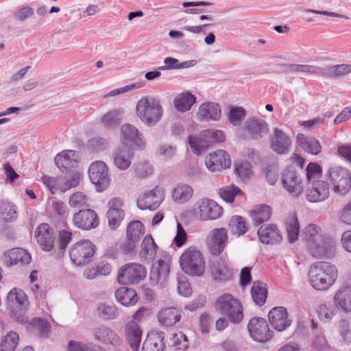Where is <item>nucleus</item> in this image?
Masks as SVG:
<instances>
[{
    "label": "nucleus",
    "mask_w": 351,
    "mask_h": 351,
    "mask_svg": "<svg viewBox=\"0 0 351 351\" xmlns=\"http://www.w3.org/2000/svg\"><path fill=\"white\" fill-rule=\"evenodd\" d=\"M43 183L47 187L51 194L61 191L62 179H58L48 176H43L41 178Z\"/></svg>",
    "instance_id": "680f3d73"
},
{
    "label": "nucleus",
    "mask_w": 351,
    "mask_h": 351,
    "mask_svg": "<svg viewBox=\"0 0 351 351\" xmlns=\"http://www.w3.org/2000/svg\"><path fill=\"white\" fill-rule=\"evenodd\" d=\"M182 271L191 276H202L205 272V261L202 253L195 247L186 249L180 257Z\"/></svg>",
    "instance_id": "7ed1b4c3"
},
{
    "label": "nucleus",
    "mask_w": 351,
    "mask_h": 351,
    "mask_svg": "<svg viewBox=\"0 0 351 351\" xmlns=\"http://www.w3.org/2000/svg\"><path fill=\"white\" fill-rule=\"evenodd\" d=\"M258 235L260 241L265 244L278 243L282 239L279 230L274 224L261 226L258 230Z\"/></svg>",
    "instance_id": "c85d7f7f"
},
{
    "label": "nucleus",
    "mask_w": 351,
    "mask_h": 351,
    "mask_svg": "<svg viewBox=\"0 0 351 351\" xmlns=\"http://www.w3.org/2000/svg\"><path fill=\"white\" fill-rule=\"evenodd\" d=\"M196 101V97L190 92L180 93L173 99L175 108L181 112L189 110Z\"/></svg>",
    "instance_id": "4c0bfd02"
},
{
    "label": "nucleus",
    "mask_w": 351,
    "mask_h": 351,
    "mask_svg": "<svg viewBox=\"0 0 351 351\" xmlns=\"http://www.w3.org/2000/svg\"><path fill=\"white\" fill-rule=\"evenodd\" d=\"M0 217L7 221H12L17 218L16 207L9 202L0 203Z\"/></svg>",
    "instance_id": "3c124183"
},
{
    "label": "nucleus",
    "mask_w": 351,
    "mask_h": 351,
    "mask_svg": "<svg viewBox=\"0 0 351 351\" xmlns=\"http://www.w3.org/2000/svg\"><path fill=\"white\" fill-rule=\"evenodd\" d=\"M252 297L254 302L259 306L263 305L267 299V289L263 284L254 282L251 289Z\"/></svg>",
    "instance_id": "de8ad7c7"
},
{
    "label": "nucleus",
    "mask_w": 351,
    "mask_h": 351,
    "mask_svg": "<svg viewBox=\"0 0 351 351\" xmlns=\"http://www.w3.org/2000/svg\"><path fill=\"white\" fill-rule=\"evenodd\" d=\"M302 237L306 241L307 247L311 245V243H315L324 238L320 234V228L313 224H310L304 228Z\"/></svg>",
    "instance_id": "49530a36"
},
{
    "label": "nucleus",
    "mask_w": 351,
    "mask_h": 351,
    "mask_svg": "<svg viewBox=\"0 0 351 351\" xmlns=\"http://www.w3.org/2000/svg\"><path fill=\"white\" fill-rule=\"evenodd\" d=\"M163 191L156 186L153 189L145 193L137 200V206L141 210H156L163 201Z\"/></svg>",
    "instance_id": "6ab92c4d"
},
{
    "label": "nucleus",
    "mask_w": 351,
    "mask_h": 351,
    "mask_svg": "<svg viewBox=\"0 0 351 351\" xmlns=\"http://www.w3.org/2000/svg\"><path fill=\"white\" fill-rule=\"evenodd\" d=\"M231 159L228 154L221 149H218L206 157L205 164L208 169L212 172L230 168Z\"/></svg>",
    "instance_id": "a211bd4d"
},
{
    "label": "nucleus",
    "mask_w": 351,
    "mask_h": 351,
    "mask_svg": "<svg viewBox=\"0 0 351 351\" xmlns=\"http://www.w3.org/2000/svg\"><path fill=\"white\" fill-rule=\"evenodd\" d=\"M182 317V311L175 307H166L161 309L157 315L159 323L169 327L179 322Z\"/></svg>",
    "instance_id": "c756f323"
},
{
    "label": "nucleus",
    "mask_w": 351,
    "mask_h": 351,
    "mask_svg": "<svg viewBox=\"0 0 351 351\" xmlns=\"http://www.w3.org/2000/svg\"><path fill=\"white\" fill-rule=\"evenodd\" d=\"M170 272V260L168 258L158 260L154 264L150 272L152 285H162L168 278Z\"/></svg>",
    "instance_id": "a878e982"
},
{
    "label": "nucleus",
    "mask_w": 351,
    "mask_h": 351,
    "mask_svg": "<svg viewBox=\"0 0 351 351\" xmlns=\"http://www.w3.org/2000/svg\"><path fill=\"white\" fill-rule=\"evenodd\" d=\"M218 194L223 201L232 203L236 197L243 195V192L238 186L230 184L219 189Z\"/></svg>",
    "instance_id": "09e8293b"
},
{
    "label": "nucleus",
    "mask_w": 351,
    "mask_h": 351,
    "mask_svg": "<svg viewBox=\"0 0 351 351\" xmlns=\"http://www.w3.org/2000/svg\"><path fill=\"white\" fill-rule=\"evenodd\" d=\"M324 75H327L332 77H340L351 73V64H341L330 66L326 71L324 69Z\"/></svg>",
    "instance_id": "5fc2aeb1"
},
{
    "label": "nucleus",
    "mask_w": 351,
    "mask_h": 351,
    "mask_svg": "<svg viewBox=\"0 0 351 351\" xmlns=\"http://www.w3.org/2000/svg\"><path fill=\"white\" fill-rule=\"evenodd\" d=\"M124 212H118L117 211H108L107 212V217L108 220V224L110 228L112 230L117 229L121 222L122 221L124 217Z\"/></svg>",
    "instance_id": "69168bd1"
},
{
    "label": "nucleus",
    "mask_w": 351,
    "mask_h": 351,
    "mask_svg": "<svg viewBox=\"0 0 351 351\" xmlns=\"http://www.w3.org/2000/svg\"><path fill=\"white\" fill-rule=\"evenodd\" d=\"M99 316L104 319H111L117 316V310L114 306L101 304L98 307Z\"/></svg>",
    "instance_id": "0e129e2a"
},
{
    "label": "nucleus",
    "mask_w": 351,
    "mask_h": 351,
    "mask_svg": "<svg viewBox=\"0 0 351 351\" xmlns=\"http://www.w3.org/2000/svg\"><path fill=\"white\" fill-rule=\"evenodd\" d=\"M19 336L14 331L3 336L0 341V351H14L19 344Z\"/></svg>",
    "instance_id": "c03bdc74"
},
{
    "label": "nucleus",
    "mask_w": 351,
    "mask_h": 351,
    "mask_svg": "<svg viewBox=\"0 0 351 351\" xmlns=\"http://www.w3.org/2000/svg\"><path fill=\"white\" fill-rule=\"evenodd\" d=\"M158 246L150 234L145 237L141 244L140 256L141 258L152 260L155 258Z\"/></svg>",
    "instance_id": "ea45409f"
},
{
    "label": "nucleus",
    "mask_w": 351,
    "mask_h": 351,
    "mask_svg": "<svg viewBox=\"0 0 351 351\" xmlns=\"http://www.w3.org/2000/svg\"><path fill=\"white\" fill-rule=\"evenodd\" d=\"M136 112L143 123L153 126L162 118L163 109L158 100L143 97L136 104Z\"/></svg>",
    "instance_id": "f03ea898"
},
{
    "label": "nucleus",
    "mask_w": 351,
    "mask_h": 351,
    "mask_svg": "<svg viewBox=\"0 0 351 351\" xmlns=\"http://www.w3.org/2000/svg\"><path fill=\"white\" fill-rule=\"evenodd\" d=\"M3 259L7 265L11 266L19 263L28 264L31 261V256L25 250L16 247L5 252L3 255Z\"/></svg>",
    "instance_id": "7c9ffc66"
},
{
    "label": "nucleus",
    "mask_w": 351,
    "mask_h": 351,
    "mask_svg": "<svg viewBox=\"0 0 351 351\" xmlns=\"http://www.w3.org/2000/svg\"><path fill=\"white\" fill-rule=\"evenodd\" d=\"M245 115V111L243 108L236 107L230 110L229 114V121L232 124L234 125H239Z\"/></svg>",
    "instance_id": "774afa93"
},
{
    "label": "nucleus",
    "mask_w": 351,
    "mask_h": 351,
    "mask_svg": "<svg viewBox=\"0 0 351 351\" xmlns=\"http://www.w3.org/2000/svg\"><path fill=\"white\" fill-rule=\"evenodd\" d=\"M193 193V189L190 186L178 185L172 192V198L178 203H184L191 198Z\"/></svg>",
    "instance_id": "a18cd8bd"
},
{
    "label": "nucleus",
    "mask_w": 351,
    "mask_h": 351,
    "mask_svg": "<svg viewBox=\"0 0 351 351\" xmlns=\"http://www.w3.org/2000/svg\"><path fill=\"white\" fill-rule=\"evenodd\" d=\"M285 226L287 237L290 243H294L299 236V223L295 214H291L285 219Z\"/></svg>",
    "instance_id": "79ce46f5"
},
{
    "label": "nucleus",
    "mask_w": 351,
    "mask_h": 351,
    "mask_svg": "<svg viewBox=\"0 0 351 351\" xmlns=\"http://www.w3.org/2000/svg\"><path fill=\"white\" fill-rule=\"evenodd\" d=\"M51 207L52 212L58 217H64L69 214V209L65 203L55 198L51 199Z\"/></svg>",
    "instance_id": "338daca9"
},
{
    "label": "nucleus",
    "mask_w": 351,
    "mask_h": 351,
    "mask_svg": "<svg viewBox=\"0 0 351 351\" xmlns=\"http://www.w3.org/2000/svg\"><path fill=\"white\" fill-rule=\"evenodd\" d=\"M55 162L59 169H69L77 162L76 152L73 150H64L55 157Z\"/></svg>",
    "instance_id": "58836bf2"
},
{
    "label": "nucleus",
    "mask_w": 351,
    "mask_h": 351,
    "mask_svg": "<svg viewBox=\"0 0 351 351\" xmlns=\"http://www.w3.org/2000/svg\"><path fill=\"white\" fill-rule=\"evenodd\" d=\"M92 335L95 341L105 345L119 347L123 343V339L115 331L104 326L94 328Z\"/></svg>",
    "instance_id": "f3484780"
},
{
    "label": "nucleus",
    "mask_w": 351,
    "mask_h": 351,
    "mask_svg": "<svg viewBox=\"0 0 351 351\" xmlns=\"http://www.w3.org/2000/svg\"><path fill=\"white\" fill-rule=\"evenodd\" d=\"M221 115L219 106L213 102H206L200 105L197 117L204 121L214 120L220 119Z\"/></svg>",
    "instance_id": "473e14b6"
},
{
    "label": "nucleus",
    "mask_w": 351,
    "mask_h": 351,
    "mask_svg": "<svg viewBox=\"0 0 351 351\" xmlns=\"http://www.w3.org/2000/svg\"><path fill=\"white\" fill-rule=\"evenodd\" d=\"M248 215L255 226H258L269 220L271 216V208L267 204L254 206L248 212Z\"/></svg>",
    "instance_id": "f704fd0d"
},
{
    "label": "nucleus",
    "mask_w": 351,
    "mask_h": 351,
    "mask_svg": "<svg viewBox=\"0 0 351 351\" xmlns=\"http://www.w3.org/2000/svg\"><path fill=\"white\" fill-rule=\"evenodd\" d=\"M306 176L308 183L314 180H318L317 178L322 173V167L316 162H309L306 168Z\"/></svg>",
    "instance_id": "052dcab7"
},
{
    "label": "nucleus",
    "mask_w": 351,
    "mask_h": 351,
    "mask_svg": "<svg viewBox=\"0 0 351 351\" xmlns=\"http://www.w3.org/2000/svg\"><path fill=\"white\" fill-rule=\"evenodd\" d=\"M88 197L83 192L78 191L73 193L69 199V204L74 208H80L88 206Z\"/></svg>",
    "instance_id": "13d9d810"
},
{
    "label": "nucleus",
    "mask_w": 351,
    "mask_h": 351,
    "mask_svg": "<svg viewBox=\"0 0 351 351\" xmlns=\"http://www.w3.org/2000/svg\"><path fill=\"white\" fill-rule=\"evenodd\" d=\"M27 300L25 293L16 288L12 289L8 294L7 301L9 305L12 306L23 304Z\"/></svg>",
    "instance_id": "bf43d9fd"
},
{
    "label": "nucleus",
    "mask_w": 351,
    "mask_h": 351,
    "mask_svg": "<svg viewBox=\"0 0 351 351\" xmlns=\"http://www.w3.org/2000/svg\"><path fill=\"white\" fill-rule=\"evenodd\" d=\"M73 233L68 229L60 230L58 233V243L61 250L64 251L72 239Z\"/></svg>",
    "instance_id": "e2e57ef3"
},
{
    "label": "nucleus",
    "mask_w": 351,
    "mask_h": 351,
    "mask_svg": "<svg viewBox=\"0 0 351 351\" xmlns=\"http://www.w3.org/2000/svg\"><path fill=\"white\" fill-rule=\"evenodd\" d=\"M328 178L335 193L344 195L351 189V172L346 168L335 167L328 171Z\"/></svg>",
    "instance_id": "423d86ee"
},
{
    "label": "nucleus",
    "mask_w": 351,
    "mask_h": 351,
    "mask_svg": "<svg viewBox=\"0 0 351 351\" xmlns=\"http://www.w3.org/2000/svg\"><path fill=\"white\" fill-rule=\"evenodd\" d=\"M268 319L271 326L278 331H283L289 327L292 323L289 318L287 308L283 306H276L271 309Z\"/></svg>",
    "instance_id": "4be33fe9"
},
{
    "label": "nucleus",
    "mask_w": 351,
    "mask_h": 351,
    "mask_svg": "<svg viewBox=\"0 0 351 351\" xmlns=\"http://www.w3.org/2000/svg\"><path fill=\"white\" fill-rule=\"evenodd\" d=\"M95 250V245L90 241H80L70 247L69 257L73 263L83 265L90 261Z\"/></svg>",
    "instance_id": "1a4fd4ad"
},
{
    "label": "nucleus",
    "mask_w": 351,
    "mask_h": 351,
    "mask_svg": "<svg viewBox=\"0 0 351 351\" xmlns=\"http://www.w3.org/2000/svg\"><path fill=\"white\" fill-rule=\"evenodd\" d=\"M223 209L217 202L209 198L197 201L193 209V215L199 221H206L220 218Z\"/></svg>",
    "instance_id": "39448f33"
},
{
    "label": "nucleus",
    "mask_w": 351,
    "mask_h": 351,
    "mask_svg": "<svg viewBox=\"0 0 351 351\" xmlns=\"http://www.w3.org/2000/svg\"><path fill=\"white\" fill-rule=\"evenodd\" d=\"M216 309L228 317L234 324L240 323L243 319V308L241 302L232 294L224 293L215 302Z\"/></svg>",
    "instance_id": "20e7f679"
},
{
    "label": "nucleus",
    "mask_w": 351,
    "mask_h": 351,
    "mask_svg": "<svg viewBox=\"0 0 351 351\" xmlns=\"http://www.w3.org/2000/svg\"><path fill=\"white\" fill-rule=\"evenodd\" d=\"M337 267L325 261L315 263L308 272L309 282L311 286L319 291H325L334 285L337 279Z\"/></svg>",
    "instance_id": "f257e3e1"
},
{
    "label": "nucleus",
    "mask_w": 351,
    "mask_h": 351,
    "mask_svg": "<svg viewBox=\"0 0 351 351\" xmlns=\"http://www.w3.org/2000/svg\"><path fill=\"white\" fill-rule=\"evenodd\" d=\"M296 141L300 147L308 154L317 155L322 151L320 143L314 137H308L300 133L296 136Z\"/></svg>",
    "instance_id": "e433bc0d"
},
{
    "label": "nucleus",
    "mask_w": 351,
    "mask_h": 351,
    "mask_svg": "<svg viewBox=\"0 0 351 351\" xmlns=\"http://www.w3.org/2000/svg\"><path fill=\"white\" fill-rule=\"evenodd\" d=\"M120 140L122 146L133 149L142 150L146 143L138 129L130 123H125L121 127Z\"/></svg>",
    "instance_id": "9b49d317"
},
{
    "label": "nucleus",
    "mask_w": 351,
    "mask_h": 351,
    "mask_svg": "<svg viewBox=\"0 0 351 351\" xmlns=\"http://www.w3.org/2000/svg\"><path fill=\"white\" fill-rule=\"evenodd\" d=\"M147 275L144 266L136 263L123 265L119 269L117 280L121 285H134L143 280Z\"/></svg>",
    "instance_id": "6e6552de"
},
{
    "label": "nucleus",
    "mask_w": 351,
    "mask_h": 351,
    "mask_svg": "<svg viewBox=\"0 0 351 351\" xmlns=\"http://www.w3.org/2000/svg\"><path fill=\"white\" fill-rule=\"evenodd\" d=\"M225 140L224 133L221 130H206L199 136H190L189 145L196 154H199L204 149Z\"/></svg>",
    "instance_id": "0eeeda50"
},
{
    "label": "nucleus",
    "mask_w": 351,
    "mask_h": 351,
    "mask_svg": "<svg viewBox=\"0 0 351 351\" xmlns=\"http://www.w3.org/2000/svg\"><path fill=\"white\" fill-rule=\"evenodd\" d=\"M307 248L313 257L321 258L330 256L333 253L335 243L332 239L325 237L315 243H311Z\"/></svg>",
    "instance_id": "bb28decb"
},
{
    "label": "nucleus",
    "mask_w": 351,
    "mask_h": 351,
    "mask_svg": "<svg viewBox=\"0 0 351 351\" xmlns=\"http://www.w3.org/2000/svg\"><path fill=\"white\" fill-rule=\"evenodd\" d=\"M228 228L232 234L240 237L247 230V226L245 219L238 215L231 217L228 223Z\"/></svg>",
    "instance_id": "37998d69"
},
{
    "label": "nucleus",
    "mask_w": 351,
    "mask_h": 351,
    "mask_svg": "<svg viewBox=\"0 0 351 351\" xmlns=\"http://www.w3.org/2000/svg\"><path fill=\"white\" fill-rule=\"evenodd\" d=\"M308 184L309 186L306 191V197L309 202H322L328 197L330 189L326 181L314 180Z\"/></svg>",
    "instance_id": "412c9836"
},
{
    "label": "nucleus",
    "mask_w": 351,
    "mask_h": 351,
    "mask_svg": "<svg viewBox=\"0 0 351 351\" xmlns=\"http://www.w3.org/2000/svg\"><path fill=\"white\" fill-rule=\"evenodd\" d=\"M132 157V149L121 146L113 153V163L117 168L125 170L131 165Z\"/></svg>",
    "instance_id": "2f4dec72"
},
{
    "label": "nucleus",
    "mask_w": 351,
    "mask_h": 351,
    "mask_svg": "<svg viewBox=\"0 0 351 351\" xmlns=\"http://www.w3.org/2000/svg\"><path fill=\"white\" fill-rule=\"evenodd\" d=\"M210 271L213 279L219 282L230 280L233 277V270L227 261L221 258L210 264Z\"/></svg>",
    "instance_id": "393cba45"
},
{
    "label": "nucleus",
    "mask_w": 351,
    "mask_h": 351,
    "mask_svg": "<svg viewBox=\"0 0 351 351\" xmlns=\"http://www.w3.org/2000/svg\"><path fill=\"white\" fill-rule=\"evenodd\" d=\"M292 141L289 136L282 130L275 128L270 140L271 149L278 154H287L291 149Z\"/></svg>",
    "instance_id": "b1692460"
},
{
    "label": "nucleus",
    "mask_w": 351,
    "mask_h": 351,
    "mask_svg": "<svg viewBox=\"0 0 351 351\" xmlns=\"http://www.w3.org/2000/svg\"><path fill=\"white\" fill-rule=\"evenodd\" d=\"M335 304L345 312H351V285L341 287L333 297Z\"/></svg>",
    "instance_id": "72a5a7b5"
},
{
    "label": "nucleus",
    "mask_w": 351,
    "mask_h": 351,
    "mask_svg": "<svg viewBox=\"0 0 351 351\" xmlns=\"http://www.w3.org/2000/svg\"><path fill=\"white\" fill-rule=\"evenodd\" d=\"M29 329L40 336L47 335L50 331L49 324L41 318H34L29 323Z\"/></svg>",
    "instance_id": "864d4df0"
},
{
    "label": "nucleus",
    "mask_w": 351,
    "mask_h": 351,
    "mask_svg": "<svg viewBox=\"0 0 351 351\" xmlns=\"http://www.w3.org/2000/svg\"><path fill=\"white\" fill-rule=\"evenodd\" d=\"M228 239V232L225 228L212 229L206 238V247L210 254L220 256L227 246Z\"/></svg>",
    "instance_id": "9d476101"
},
{
    "label": "nucleus",
    "mask_w": 351,
    "mask_h": 351,
    "mask_svg": "<svg viewBox=\"0 0 351 351\" xmlns=\"http://www.w3.org/2000/svg\"><path fill=\"white\" fill-rule=\"evenodd\" d=\"M244 130L249 138L260 140L267 135L269 128L266 121L257 117H250L244 123Z\"/></svg>",
    "instance_id": "dca6fc26"
},
{
    "label": "nucleus",
    "mask_w": 351,
    "mask_h": 351,
    "mask_svg": "<svg viewBox=\"0 0 351 351\" xmlns=\"http://www.w3.org/2000/svg\"><path fill=\"white\" fill-rule=\"evenodd\" d=\"M170 343L175 350L185 351L189 348V340L185 334L182 332H173L169 337Z\"/></svg>",
    "instance_id": "603ef678"
},
{
    "label": "nucleus",
    "mask_w": 351,
    "mask_h": 351,
    "mask_svg": "<svg viewBox=\"0 0 351 351\" xmlns=\"http://www.w3.org/2000/svg\"><path fill=\"white\" fill-rule=\"evenodd\" d=\"M165 333L159 330H151L143 343L141 351H163Z\"/></svg>",
    "instance_id": "cd10ccee"
},
{
    "label": "nucleus",
    "mask_w": 351,
    "mask_h": 351,
    "mask_svg": "<svg viewBox=\"0 0 351 351\" xmlns=\"http://www.w3.org/2000/svg\"><path fill=\"white\" fill-rule=\"evenodd\" d=\"M117 300L125 306L135 305L138 301V296L135 289L122 287L114 293Z\"/></svg>",
    "instance_id": "c9c22d12"
},
{
    "label": "nucleus",
    "mask_w": 351,
    "mask_h": 351,
    "mask_svg": "<svg viewBox=\"0 0 351 351\" xmlns=\"http://www.w3.org/2000/svg\"><path fill=\"white\" fill-rule=\"evenodd\" d=\"M144 233L145 228L143 224L140 221H133L128 226L126 237L139 241Z\"/></svg>",
    "instance_id": "4d7b16f0"
},
{
    "label": "nucleus",
    "mask_w": 351,
    "mask_h": 351,
    "mask_svg": "<svg viewBox=\"0 0 351 351\" xmlns=\"http://www.w3.org/2000/svg\"><path fill=\"white\" fill-rule=\"evenodd\" d=\"M124 337L132 351H138L142 339L143 330L134 321H128L125 324Z\"/></svg>",
    "instance_id": "aec40b11"
},
{
    "label": "nucleus",
    "mask_w": 351,
    "mask_h": 351,
    "mask_svg": "<svg viewBox=\"0 0 351 351\" xmlns=\"http://www.w3.org/2000/svg\"><path fill=\"white\" fill-rule=\"evenodd\" d=\"M252 338L259 342H265L271 338V331L266 320L261 317L250 319L247 326Z\"/></svg>",
    "instance_id": "2eb2a0df"
},
{
    "label": "nucleus",
    "mask_w": 351,
    "mask_h": 351,
    "mask_svg": "<svg viewBox=\"0 0 351 351\" xmlns=\"http://www.w3.org/2000/svg\"><path fill=\"white\" fill-rule=\"evenodd\" d=\"M35 237L40 248L51 251L54 245L55 236L53 228L48 223H41L35 231Z\"/></svg>",
    "instance_id": "5701e85b"
},
{
    "label": "nucleus",
    "mask_w": 351,
    "mask_h": 351,
    "mask_svg": "<svg viewBox=\"0 0 351 351\" xmlns=\"http://www.w3.org/2000/svg\"><path fill=\"white\" fill-rule=\"evenodd\" d=\"M288 69L291 72L306 73L315 75H324V69L313 65L308 64H290Z\"/></svg>",
    "instance_id": "6e6d98bb"
},
{
    "label": "nucleus",
    "mask_w": 351,
    "mask_h": 351,
    "mask_svg": "<svg viewBox=\"0 0 351 351\" xmlns=\"http://www.w3.org/2000/svg\"><path fill=\"white\" fill-rule=\"evenodd\" d=\"M281 182L283 188L293 197H299L304 191L303 181L293 168L289 167L283 171Z\"/></svg>",
    "instance_id": "f8f14e48"
},
{
    "label": "nucleus",
    "mask_w": 351,
    "mask_h": 351,
    "mask_svg": "<svg viewBox=\"0 0 351 351\" xmlns=\"http://www.w3.org/2000/svg\"><path fill=\"white\" fill-rule=\"evenodd\" d=\"M89 177L91 182L97 186L99 190L107 188L110 182V178L106 163L103 161L93 162L89 167Z\"/></svg>",
    "instance_id": "4468645a"
},
{
    "label": "nucleus",
    "mask_w": 351,
    "mask_h": 351,
    "mask_svg": "<svg viewBox=\"0 0 351 351\" xmlns=\"http://www.w3.org/2000/svg\"><path fill=\"white\" fill-rule=\"evenodd\" d=\"M72 223L79 229L89 230L99 226V219L95 210L90 208L82 209L73 215Z\"/></svg>",
    "instance_id": "ddd939ff"
},
{
    "label": "nucleus",
    "mask_w": 351,
    "mask_h": 351,
    "mask_svg": "<svg viewBox=\"0 0 351 351\" xmlns=\"http://www.w3.org/2000/svg\"><path fill=\"white\" fill-rule=\"evenodd\" d=\"M123 111L121 108L112 109L105 113L101 118V123L106 128H112L121 123V116Z\"/></svg>",
    "instance_id": "a19ab883"
},
{
    "label": "nucleus",
    "mask_w": 351,
    "mask_h": 351,
    "mask_svg": "<svg viewBox=\"0 0 351 351\" xmlns=\"http://www.w3.org/2000/svg\"><path fill=\"white\" fill-rule=\"evenodd\" d=\"M336 305L332 304H322L317 309V313L322 322H329L335 316L337 312Z\"/></svg>",
    "instance_id": "8fccbe9b"
}]
</instances>
